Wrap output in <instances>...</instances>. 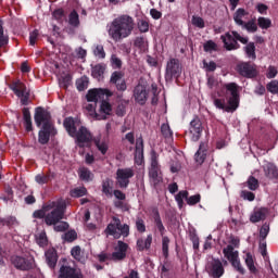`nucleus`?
Segmentation results:
<instances>
[{
  "instance_id": "38",
  "label": "nucleus",
  "mask_w": 278,
  "mask_h": 278,
  "mask_svg": "<svg viewBox=\"0 0 278 278\" xmlns=\"http://www.w3.org/2000/svg\"><path fill=\"white\" fill-rule=\"evenodd\" d=\"M175 199L176 203H178L179 210H181V207H184V199L188 201V191H180L179 193L176 194Z\"/></svg>"
},
{
  "instance_id": "56",
  "label": "nucleus",
  "mask_w": 278,
  "mask_h": 278,
  "mask_svg": "<svg viewBox=\"0 0 278 278\" xmlns=\"http://www.w3.org/2000/svg\"><path fill=\"white\" fill-rule=\"evenodd\" d=\"M72 256L74 260H77V262H81V248L74 247L71 251Z\"/></svg>"
},
{
  "instance_id": "14",
  "label": "nucleus",
  "mask_w": 278,
  "mask_h": 278,
  "mask_svg": "<svg viewBox=\"0 0 278 278\" xmlns=\"http://www.w3.org/2000/svg\"><path fill=\"white\" fill-rule=\"evenodd\" d=\"M206 273L210 277L220 278L225 275V268L223 267V263L219 260H213L206 265Z\"/></svg>"
},
{
  "instance_id": "59",
  "label": "nucleus",
  "mask_w": 278,
  "mask_h": 278,
  "mask_svg": "<svg viewBox=\"0 0 278 278\" xmlns=\"http://www.w3.org/2000/svg\"><path fill=\"white\" fill-rule=\"evenodd\" d=\"M136 227L137 231H139L140 233H144V231H147V226L144 225V220L142 218H138L136 220Z\"/></svg>"
},
{
  "instance_id": "7",
  "label": "nucleus",
  "mask_w": 278,
  "mask_h": 278,
  "mask_svg": "<svg viewBox=\"0 0 278 278\" xmlns=\"http://www.w3.org/2000/svg\"><path fill=\"white\" fill-rule=\"evenodd\" d=\"M104 233L106 236H113L116 240L122 237L127 238L129 236V225H123L118 217H113L112 222L105 228Z\"/></svg>"
},
{
  "instance_id": "36",
  "label": "nucleus",
  "mask_w": 278,
  "mask_h": 278,
  "mask_svg": "<svg viewBox=\"0 0 278 278\" xmlns=\"http://www.w3.org/2000/svg\"><path fill=\"white\" fill-rule=\"evenodd\" d=\"M88 84H90V80L87 76H83L76 80V88L79 90V92L88 89Z\"/></svg>"
},
{
  "instance_id": "28",
  "label": "nucleus",
  "mask_w": 278,
  "mask_h": 278,
  "mask_svg": "<svg viewBox=\"0 0 278 278\" xmlns=\"http://www.w3.org/2000/svg\"><path fill=\"white\" fill-rule=\"evenodd\" d=\"M104 73H105V65H102V64H98L93 66L91 70L92 77H94V79H98V81H101Z\"/></svg>"
},
{
  "instance_id": "40",
  "label": "nucleus",
  "mask_w": 278,
  "mask_h": 278,
  "mask_svg": "<svg viewBox=\"0 0 278 278\" xmlns=\"http://www.w3.org/2000/svg\"><path fill=\"white\" fill-rule=\"evenodd\" d=\"M191 24L193 25V27H198L199 29H203V27H205V21L199 15L192 16Z\"/></svg>"
},
{
  "instance_id": "6",
  "label": "nucleus",
  "mask_w": 278,
  "mask_h": 278,
  "mask_svg": "<svg viewBox=\"0 0 278 278\" xmlns=\"http://www.w3.org/2000/svg\"><path fill=\"white\" fill-rule=\"evenodd\" d=\"M110 97H112V91H110L109 89H90L86 96L88 103L85 104L84 109L86 110L87 114L91 116V118H94L97 121V101H103V99H110Z\"/></svg>"
},
{
  "instance_id": "1",
  "label": "nucleus",
  "mask_w": 278,
  "mask_h": 278,
  "mask_svg": "<svg viewBox=\"0 0 278 278\" xmlns=\"http://www.w3.org/2000/svg\"><path fill=\"white\" fill-rule=\"evenodd\" d=\"M66 210V202L64 200H56L48 202L41 210L35 211L34 218H45V223L48 226L54 225V231H66L68 224L61 222L64 218V212Z\"/></svg>"
},
{
  "instance_id": "5",
  "label": "nucleus",
  "mask_w": 278,
  "mask_h": 278,
  "mask_svg": "<svg viewBox=\"0 0 278 278\" xmlns=\"http://www.w3.org/2000/svg\"><path fill=\"white\" fill-rule=\"evenodd\" d=\"M67 134L72 138H76L77 147H90L92 144V134L87 130L86 127L81 126L77 131V126L79 125L78 121H75L73 117H67L63 123Z\"/></svg>"
},
{
  "instance_id": "33",
  "label": "nucleus",
  "mask_w": 278,
  "mask_h": 278,
  "mask_svg": "<svg viewBox=\"0 0 278 278\" xmlns=\"http://www.w3.org/2000/svg\"><path fill=\"white\" fill-rule=\"evenodd\" d=\"M23 118L26 131H31V113L29 109H23Z\"/></svg>"
},
{
  "instance_id": "8",
  "label": "nucleus",
  "mask_w": 278,
  "mask_h": 278,
  "mask_svg": "<svg viewBox=\"0 0 278 278\" xmlns=\"http://www.w3.org/2000/svg\"><path fill=\"white\" fill-rule=\"evenodd\" d=\"M220 38L227 51L239 49L240 45H238V40L239 42H242V45H247V42H249V38L240 36L237 31L226 33L225 35H222Z\"/></svg>"
},
{
  "instance_id": "62",
  "label": "nucleus",
  "mask_w": 278,
  "mask_h": 278,
  "mask_svg": "<svg viewBox=\"0 0 278 278\" xmlns=\"http://www.w3.org/2000/svg\"><path fill=\"white\" fill-rule=\"evenodd\" d=\"M53 18H55V21H63L64 18V10L62 9H56L53 13H52Z\"/></svg>"
},
{
  "instance_id": "45",
  "label": "nucleus",
  "mask_w": 278,
  "mask_h": 278,
  "mask_svg": "<svg viewBox=\"0 0 278 278\" xmlns=\"http://www.w3.org/2000/svg\"><path fill=\"white\" fill-rule=\"evenodd\" d=\"M242 27H244L247 31H251V33L257 31V24L255 23V20L245 22Z\"/></svg>"
},
{
  "instance_id": "31",
  "label": "nucleus",
  "mask_w": 278,
  "mask_h": 278,
  "mask_svg": "<svg viewBox=\"0 0 278 278\" xmlns=\"http://www.w3.org/2000/svg\"><path fill=\"white\" fill-rule=\"evenodd\" d=\"M86 194H88V189H86V187H76L70 191V195L74 199L86 197Z\"/></svg>"
},
{
  "instance_id": "46",
  "label": "nucleus",
  "mask_w": 278,
  "mask_h": 278,
  "mask_svg": "<svg viewBox=\"0 0 278 278\" xmlns=\"http://www.w3.org/2000/svg\"><path fill=\"white\" fill-rule=\"evenodd\" d=\"M138 29L141 34H147L149 31V20H139Z\"/></svg>"
},
{
  "instance_id": "47",
  "label": "nucleus",
  "mask_w": 278,
  "mask_h": 278,
  "mask_svg": "<svg viewBox=\"0 0 278 278\" xmlns=\"http://www.w3.org/2000/svg\"><path fill=\"white\" fill-rule=\"evenodd\" d=\"M245 53L251 60H255V43H248L245 46Z\"/></svg>"
},
{
  "instance_id": "50",
  "label": "nucleus",
  "mask_w": 278,
  "mask_h": 278,
  "mask_svg": "<svg viewBox=\"0 0 278 278\" xmlns=\"http://www.w3.org/2000/svg\"><path fill=\"white\" fill-rule=\"evenodd\" d=\"M35 181L39 184V186H45V184H49V176L45 174H38L35 177Z\"/></svg>"
},
{
  "instance_id": "61",
  "label": "nucleus",
  "mask_w": 278,
  "mask_h": 278,
  "mask_svg": "<svg viewBox=\"0 0 278 278\" xmlns=\"http://www.w3.org/2000/svg\"><path fill=\"white\" fill-rule=\"evenodd\" d=\"M241 197L245 201H255V193H253L251 191H242Z\"/></svg>"
},
{
  "instance_id": "34",
  "label": "nucleus",
  "mask_w": 278,
  "mask_h": 278,
  "mask_svg": "<svg viewBox=\"0 0 278 278\" xmlns=\"http://www.w3.org/2000/svg\"><path fill=\"white\" fill-rule=\"evenodd\" d=\"M245 265L249 268L250 273L256 275L257 267H255V260L253 258V255H251V253H248L245 255Z\"/></svg>"
},
{
  "instance_id": "64",
  "label": "nucleus",
  "mask_w": 278,
  "mask_h": 278,
  "mask_svg": "<svg viewBox=\"0 0 278 278\" xmlns=\"http://www.w3.org/2000/svg\"><path fill=\"white\" fill-rule=\"evenodd\" d=\"M36 40H38V30H33L29 35V45L34 47L36 45Z\"/></svg>"
},
{
  "instance_id": "32",
  "label": "nucleus",
  "mask_w": 278,
  "mask_h": 278,
  "mask_svg": "<svg viewBox=\"0 0 278 278\" xmlns=\"http://www.w3.org/2000/svg\"><path fill=\"white\" fill-rule=\"evenodd\" d=\"M113 181L110 178H106L105 180H103L102 182V192L109 197L112 198L113 193H112V186H113Z\"/></svg>"
},
{
  "instance_id": "42",
  "label": "nucleus",
  "mask_w": 278,
  "mask_h": 278,
  "mask_svg": "<svg viewBox=\"0 0 278 278\" xmlns=\"http://www.w3.org/2000/svg\"><path fill=\"white\" fill-rule=\"evenodd\" d=\"M162 251H163V255L165 257H168V244H170V239H168V237L166 236H162Z\"/></svg>"
},
{
  "instance_id": "19",
  "label": "nucleus",
  "mask_w": 278,
  "mask_h": 278,
  "mask_svg": "<svg viewBox=\"0 0 278 278\" xmlns=\"http://www.w3.org/2000/svg\"><path fill=\"white\" fill-rule=\"evenodd\" d=\"M143 162H144V141L142 140V137H139L136 140L135 164H137V166H142Z\"/></svg>"
},
{
  "instance_id": "54",
  "label": "nucleus",
  "mask_w": 278,
  "mask_h": 278,
  "mask_svg": "<svg viewBox=\"0 0 278 278\" xmlns=\"http://www.w3.org/2000/svg\"><path fill=\"white\" fill-rule=\"evenodd\" d=\"M267 90L268 92H271V94H278V81L271 80L269 84H267Z\"/></svg>"
},
{
  "instance_id": "35",
  "label": "nucleus",
  "mask_w": 278,
  "mask_h": 278,
  "mask_svg": "<svg viewBox=\"0 0 278 278\" xmlns=\"http://www.w3.org/2000/svg\"><path fill=\"white\" fill-rule=\"evenodd\" d=\"M154 225L156 229L160 231L161 236H164L166 233V228L164 227V224L162 223V217H160V213H154Z\"/></svg>"
},
{
  "instance_id": "30",
  "label": "nucleus",
  "mask_w": 278,
  "mask_h": 278,
  "mask_svg": "<svg viewBox=\"0 0 278 278\" xmlns=\"http://www.w3.org/2000/svg\"><path fill=\"white\" fill-rule=\"evenodd\" d=\"M265 175L268 179H277L278 178L277 166H275L274 164H267L265 166Z\"/></svg>"
},
{
  "instance_id": "12",
  "label": "nucleus",
  "mask_w": 278,
  "mask_h": 278,
  "mask_svg": "<svg viewBox=\"0 0 278 278\" xmlns=\"http://www.w3.org/2000/svg\"><path fill=\"white\" fill-rule=\"evenodd\" d=\"M11 89L21 99L22 105L29 103V89H27L24 83L16 81L12 85Z\"/></svg>"
},
{
  "instance_id": "48",
  "label": "nucleus",
  "mask_w": 278,
  "mask_h": 278,
  "mask_svg": "<svg viewBox=\"0 0 278 278\" xmlns=\"http://www.w3.org/2000/svg\"><path fill=\"white\" fill-rule=\"evenodd\" d=\"M203 68L206 73H214L216 71V62L214 61H203Z\"/></svg>"
},
{
  "instance_id": "10",
  "label": "nucleus",
  "mask_w": 278,
  "mask_h": 278,
  "mask_svg": "<svg viewBox=\"0 0 278 278\" xmlns=\"http://www.w3.org/2000/svg\"><path fill=\"white\" fill-rule=\"evenodd\" d=\"M160 156L156 151L151 152V166L149 169V177L153 184H160L162 181V176L160 175V163L157 162Z\"/></svg>"
},
{
  "instance_id": "27",
  "label": "nucleus",
  "mask_w": 278,
  "mask_h": 278,
  "mask_svg": "<svg viewBox=\"0 0 278 278\" xmlns=\"http://www.w3.org/2000/svg\"><path fill=\"white\" fill-rule=\"evenodd\" d=\"M207 147L205 143H200L199 150L195 153V162L198 164H203L205 162Z\"/></svg>"
},
{
  "instance_id": "11",
  "label": "nucleus",
  "mask_w": 278,
  "mask_h": 278,
  "mask_svg": "<svg viewBox=\"0 0 278 278\" xmlns=\"http://www.w3.org/2000/svg\"><path fill=\"white\" fill-rule=\"evenodd\" d=\"M181 76V65L177 59H169L166 64L165 79L169 80L175 77L176 79Z\"/></svg>"
},
{
  "instance_id": "55",
  "label": "nucleus",
  "mask_w": 278,
  "mask_h": 278,
  "mask_svg": "<svg viewBox=\"0 0 278 278\" xmlns=\"http://www.w3.org/2000/svg\"><path fill=\"white\" fill-rule=\"evenodd\" d=\"M64 240L66 242H74V240H77V232L75 230H70L64 235Z\"/></svg>"
},
{
  "instance_id": "16",
  "label": "nucleus",
  "mask_w": 278,
  "mask_h": 278,
  "mask_svg": "<svg viewBox=\"0 0 278 278\" xmlns=\"http://www.w3.org/2000/svg\"><path fill=\"white\" fill-rule=\"evenodd\" d=\"M134 99L139 105H144L149 99V92L144 85H137L134 89Z\"/></svg>"
},
{
  "instance_id": "43",
  "label": "nucleus",
  "mask_w": 278,
  "mask_h": 278,
  "mask_svg": "<svg viewBox=\"0 0 278 278\" xmlns=\"http://www.w3.org/2000/svg\"><path fill=\"white\" fill-rule=\"evenodd\" d=\"M96 147L102 153V155L108 153L109 147L106 141L96 140Z\"/></svg>"
},
{
  "instance_id": "23",
  "label": "nucleus",
  "mask_w": 278,
  "mask_h": 278,
  "mask_svg": "<svg viewBox=\"0 0 278 278\" xmlns=\"http://www.w3.org/2000/svg\"><path fill=\"white\" fill-rule=\"evenodd\" d=\"M111 84H115L117 90H122V91L127 90V84L125 83V79H123V73L121 72H114L112 74Z\"/></svg>"
},
{
  "instance_id": "51",
  "label": "nucleus",
  "mask_w": 278,
  "mask_h": 278,
  "mask_svg": "<svg viewBox=\"0 0 278 278\" xmlns=\"http://www.w3.org/2000/svg\"><path fill=\"white\" fill-rule=\"evenodd\" d=\"M135 47H138V49H147V39L144 37H137L135 39Z\"/></svg>"
},
{
  "instance_id": "39",
  "label": "nucleus",
  "mask_w": 278,
  "mask_h": 278,
  "mask_svg": "<svg viewBox=\"0 0 278 278\" xmlns=\"http://www.w3.org/2000/svg\"><path fill=\"white\" fill-rule=\"evenodd\" d=\"M72 81H73V78L68 74L61 76L59 78V85L61 88H65V89L68 88V86H71Z\"/></svg>"
},
{
  "instance_id": "41",
  "label": "nucleus",
  "mask_w": 278,
  "mask_h": 278,
  "mask_svg": "<svg viewBox=\"0 0 278 278\" xmlns=\"http://www.w3.org/2000/svg\"><path fill=\"white\" fill-rule=\"evenodd\" d=\"M203 47L206 53H212V51L218 50V45H216V42H214L213 40L206 41Z\"/></svg>"
},
{
  "instance_id": "13",
  "label": "nucleus",
  "mask_w": 278,
  "mask_h": 278,
  "mask_svg": "<svg viewBox=\"0 0 278 278\" xmlns=\"http://www.w3.org/2000/svg\"><path fill=\"white\" fill-rule=\"evenodd\" d=\"M134 168H119L116 172V179L119 188H127L129 186V179L134 177Z\"/></svg>"
},
{
  "instance_id": "63",
  "label": "nucleus",
  "mask_w": 278,
  "mask_h": 278,
  "mask_svg": "<svg viewBox=\"0 0 278 278\" xmlns=\"http://www.w3.org/2000/svg\"><path fill=\"white\" fill-rule=\"evenodd\" d=\"M277 67L275 66H269L268 70H267V78L268 79H274V77H277Z\"/></svg>"
},
{
  "instance_id": "22",
  "label": "nucleus",
  "mask_w": 278,
  "mask_h": 278,
  "mask_svg": "<svg viewBox=\"0 0 278 278\" xmlns=\"http://www.w3.org/2000/svg\"><path fill=\"white\" fill-rule=\"evenodd\" d=\"M251 14L244 9H238L233 14V21L241 27L249 21Z\"/></svg>"
},
{
  "instance_id": "60",
  "label": "nucleus",
  "mask_w": 278,
  "mask_h": 278,
  "mask_svg": "<svg viewBox=\"0 0 278 278\" xmlns=\"http://www.w3.org/2000/svg\"><path fill=\"white\" fill-rule=\"evenodd\" d=\"M248 187L250 190H255L256 188H260V182L257 179H255V177H250L248 179Z\"/></svg>"
},
{
  "instance_id": "20",
  "label": "nucleus",
  "mask_w": 278,
  "mask_h": 278,
  "mask_svg": "<svg viewBox=\"0 0 278 278\" xmlns=\"http://www.w3.org/2000/svg\"><path fill=\"white\" fill-rule=\"evenodd\" d=\"M237 71L239 74L242 75V77H248L249 79L257 76V70L255 68V66L249 63H240L237 66Z\"/></svg>"
},
{
  "instance_id": "9",
  "label": "nucleus",
  "mask_w": 278,
  "mask_h": 278,
  "mask_svg": "<svg viewBox=\"0 0 278 278\" xmlns=\"http://www.w3.org/2000/svg\"><path fill=\"white\" fill-rule=\"evenodd\" d=\"M223 253L225 257H227L228 262H230L231 266L238 270L241 275H244V267L240 264V257L238 251L233 249V245H227Z\"/></svg>"
},
{
  "instance_id": "44",
  "label": "nucleus",
  "mask_w": 278,
  "mask_h": 278,
  "mask_svg": "<svg viewBox=\"0 0 278 278\" xmlns=\"http://www.w3.org/2000/svg\"><path fill=\"white\" fill-rule=\"evenodd\" d=\"M93 54L96 58H99L100 60L105 59V50L103 49L102 45H98L93 49Z\"/></svg>"
},
{
  "instance_id": "4",
  "label": "nucleus",
  "mask_w": 278,
  "mask_h": 278,
  "mask_svg": "<svg viewBox=\"0 0 278 278\" xmlns=\"http://www.w3.org/2000/svg\"><path fill=\"white\" fill-rule=\"evenodd\" d=\"M224 88L230 93L229 99L215 98L214 105L218 110H224V112H236L238 105H240V87L236 83H228L224 85Z\"/></svg>"
},
{
  "instance_id": "3",
  "label": "nucleus",
  "mask_w": 278,
  "mask_h": 278,
  "mask_svg": "<svg viewBox=\"0 0 278 278\" xmlns=\"http://www.w3.org/2000/svg\"><path fill=\"white\" fill-rule=\"evenodd\" d=\"M35 123L37 127H42L39 131L40 144H47L50 136H55V128L51 122V113L43 108H37L35 111Z\"/></svg>"
},
{
  "instance_id": "24",
  "label": "nucleus",
  "mask_w": 278,
  "mask_h": 278,
  "mask_svg": "<svg viewBox=\"0 0 278 278\" xmlns=\"http://www.w3.org/2000/svg\"><path fill=\"white\" fill-rule=\"evenodd\" d=\"M266 216H268V208H255L252 215L250 216V220L251 223H260V220H265Z\"/></svg>"
},
{
  "instance_id": "57",
  "label": "nucleus",
  "mask_w": 278,
  "mask_h": 278,
  "mask_svg": "<svg viewBox=\"0 0 278 278\" xmlns=\"http://www.w3.org/2000/svg\"><path fill=\"white\" fill-rule=\"evenodd\" d=\"M47 232H41L37 236V244H39V247H47Z\"/></svg>"
},
{
  "instance_id": "37",
  "label": "nucleus",
  "mask_w": 278,
  "mask_h": 278,
  "mask_svg": "<svg viewBox=\"0 0 278 278\" xmlns=\"http://www.w3.org/2000/svg\"><path fill=\"white\" fill-rule=\"evenodd\" d=\"M68 24L72 27H79V14L77 11H72L68 15Z\"/></svg>"
},
{
  "instance_id": "29",
  "label": "nucleus",
  "mask_w": 278,
  "mask_h": 278,
  "mask_svg": "<svg viewBox=\"0 0 278 278\" xmlns=\"http://www.w3.org/2000/svg\"><path fill=\"white\" fill-rule=\"evenodd\" d=\"M78 175L83 181H92V179H94V175L87 167H80Z\"/></svg>"
},
{
  "instance_id": "2",
  "label": "nucleus",
  "mask_w": 278,
  "mask_h": 278,
  "mask_svg": "<svg viewBox=\"0 0 278 278\" xmlns=\"http://www.w3.org/2000/svg\"><path fill=\"white\" fill-rule=\"evenodd\" d=\"M134 27H136L134 17L129 15H119L108 24L106 29L111 40L121 42L122 40H125V38L130 37L134 33Z\"/></svg>"
},
{
  "instance_id": "18",
  "label": "nucleus",
  "mask_w": 278,
  "mask_h": 278,
  "mask_svg": "<svg viewBox=\"0 0 278 278\" xmlns=\"http://www.w3.org/2000/svg\"><path fill=\"white\" fill-rule=\"evenodd\" d=\"M127 249H129V245H127V243L123 241H117V245L112 253L111 260H113V262H121V260H125V257L127 256Z\"/></svg>"
},
{
  "instance_id": "25",
  "label": "nucleus",
  "mask_w": 278,
  "mask_h": 278,
  "mask_svg": "<svg viewBox=\"0 0 278 278\" xmlns=\"http://www.w3.org/2000/svg\"><path fill=\"white\" fill-rule=\"evenodd\" d=\"M12 263L15 268H20V270H29V268H31V263L21 256H14Z\"/></svg>"
},
{
  "instance_id": "53",
  "label": "nucleus",
  "mask_w": 278,
  "mask_h": 278,
  "mask_svg": "<svg viewBox=\"0 0 278 278\" xmlns=\"http://www.w3.org/2000/svg\"><path fill=\"white\" fill-rule=\"evenodd\" d=\"M161 132L165 138H170V136H173V130H170V126L168 124H162Z\"/></svg>"
},
{
  "instance_id": "15",
  "label": "nucleus",
  "mask_w": 278,
  "mask_h": 278,
  "mask_svg": "<svg viewBox=\"0 0 278 278\" xmlns=\"http://www.w3.org/2000/svg\"><path fill=\"white\" fill-rule=\"evenodd\" d=\"M59 278H84L81 269L63 265L59 270Z\"/></svg>"
},
{
  "instance_id": "26",
  "label": "nucleus",
  "mask_w": 278,
  "mask_h": 278,
  "mask_svg": "<svg viewBox=\"0 0 278 278\" xmlns=\"http://www.w3.org/2000/svg\"><path fill=\"white\" fill-rule=\"evenodd\" d=\"M46 262L50 268H55V264H58V253L55 250L50 249L46 252Z\"/></svg>"
},
{
  "instance_id": "21",
  "label": "nucleus",
  "mask_w": 278,
  "mask_h": 278,
  "mask_svg": "<svg viewBox=\"0 0 278 278\" xmlns=\"http://www.w3.org/2000/svg\"><path fill=\"white\" fill-rule=\"evenodd\" d=\"M111 114H112V104H110V102L103 99L98 110L97 121H105L108 116H110Z\"/></svg>"
},
{
  "instance_id": "17",
  "label": "nucleus",
  "mask_w": 278,
  "mask_h": 278,
  "mask_svg": "<svg viewBox=\"0 0 278 278\" xmlns=\"http://www.w3.org/2000/svg\"><path fill=\"white\" fill-rule=\"evenodd\" d=\"M201 134H203V126L201 124V121L199 119H193L190 123V128H189V136L193 142H199L201 139Z\"/></svg>"
},
{
  "instance_id": "58",
  "label": "nucleus",
  "mask_w": 278,
  "mask_h": 278,
  "mask_svg": "<svg viewBox=\"0 0 278 278\" xmlns=\"http://www.w3.org/2000/svg\"><path fill=\"white\" fill-rule=\"evenodd\" d=\"M201 202V194H195L187 198V205H197Z\"/></svg>"
},
{
  "instance_id": "52",
  "label": "nucleus",
  "mask_w": 278,
  "mask_h": 278,
  "mask_svg": "<svg viewBox=\"0 0 278 278\" xmlns=\"http://www.w3.org/2000/svg\"><path fill=\"white\" fill-rule=\"evenodd\" d=\"M270 25H271V22L269 18L258 17V27H261V29H268Z\"/></svg>"
},
{
  "instance_id": "49",
  "label": "nucleus",
  "mask_w": 278,
  "mask_h": 278,
  "mask_svg": "<svg viewBox=\"0 0 278 278\" xmlns=\"http://www.w3.org/2000/svg\"><path fill=\"white\" fill-rule=\"evenodd\" d=\"M268 233H270V226L268 224H264L260 229V238L266 240Z\"/></svg>"
}]
</instances>
